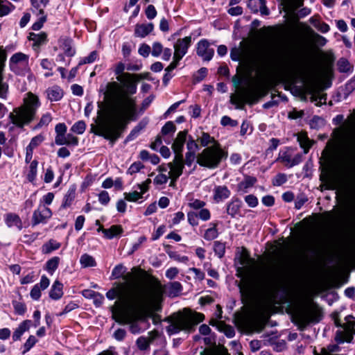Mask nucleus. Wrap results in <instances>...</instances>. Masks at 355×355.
I'll use <instances>...</instances> for the list:
<instances>
[{
  "label": "nucleus",
  "instance_id": "58",
  "mask_svg": "<svg viewBox=\"0 0 355 355\" xmlns=\"http://www.w3.org/2000/svg\"><path fill=\"white\" fill-rule=\"evenodd\" d=\"M198 217L202 220H208L211 217V214L209 209H201L200 211L197 214Z\"/></svg>",
  "mask_w": 355,
  "mask_h": 355
},
{
  "label": "nucleus",
  "instance_id": "63",
  "mask_svg": "<svg viewBox=\"0 0 355 355\" xmlns=\"http://www.w3.org/2000/svg\"><path fill=\"white\" fill-rule=\"evenodd\" d=\"M178 273H179V270L175 267H173V268H168L166 270V276L168 279H173L176 277V276L178 275Z\"/></svg>",
  "mask_w": 355,
  "mask_h": 355
},
{
  "label": "nucleus",
  "instance_id": "49",
  "mask_svg": "<svg viewBox=\"0 0 355 355\" xmlns=\"http://www.w3.org/2000/svg\"><path fill=\"white\" fill-rule=\"evenodd\" d=\"M214 250L218 257L221 258L225 254V247L223 243L217 241L214 243Z\"/></svg>",
  "mask_w": 355,
  "mask_h": 355
},
{
  "label": "nucleus",
  "instance_id": "1",
  "mask_svg": "<svg viewBox=\"0 0 355 355\" xmlns=\"http://www.w3.org/2000/svg\"><path fill=\"white\" fill-rule=\"evenodd\" d=\"M143 270L134 267L106 296L110 300L118 297L112 307V317L116 322H130L144 318L149 305L159 300L164 288L154 277L141 279Z\"/></svg>",
  "mask_w": 355,
  "mask_h": 355
},
{
  "label": "nucleus",
  "instance_id": "12",
  "mask_svg": "<svg viewBox=\"0 0 355 355\" xmlns=\"http://www.w3.org/2000/svg\"><path fill=\"white\" fill-rule=\"evenodd\" d=\"M10 70L19 76H25L31 73L29 55L21 52L13 54L9 60Z\"/></svg>",
  "mask_w": 355,
  "mask_h": 355
},
{
  "label": "nucleus",
  "instance_id": "55",
  "mask_svg": "<svg viewBox=\"0 0 355 355\" xmlns=\"http://www.w3.org/2000/svg\"><path fill=\"white\" fill-rule=\"evenodd\" d=\"M97 58V53L92 51L88 56L84 58L80 62V64H84L87 63H92L94 62Z\"/></svg>",
  "mask_w": 355,
  "mask_h": 355
},
{
  "label": "nucleus",
  "instance_id": "9",
  "mask_svg": "<svg viewBox=\"0 0 355 355\" xmlns=\"http://www.w3.org/2000/svg\"><path fill=\"white\" fill-rule=\"evenodd\" d=\"M297 66L292 53L287 49L279 51L275 62V72L281 78H288L295 74Z\"/></svg>",
  "mask_w": 355,
  "mask_h": 355
},
{
  "label": "nucleus",
  "instance_id": "59",
  "mask_svg": "<svg viewBox=\"0 0 355 355\" xmlns=\"http://www.w3.org/2000/svg\"><path fill=\"white\" fill-rule=\"evenodd\" d=\"M75 196V191L71 189L69 191L68 193L64 197V202L63 206H69L73 201Z\"/></svg>",
  "mask_w": 355,
  "mask_h": 355
},
{
  "label": "nucleus",
  "instance_id": "46",
  "mask_svg": "<svg viewBox=\"0 0 355 355\" xmlns=\"http://www.w3.org/2000/svg\"><path fill=\"white\" fill-rule=\"evenodd\" d=\"M240 205L239 202H232L227 206V213L232 216H234L239 211Z\"/></svg>",
  "mask_w": 355,
  "mask_h": 355
},
{
  "label": "nucleus",
  "instance_id": "22",
  "mask_svg": "<svg viewBox=\"0 0 355 355\" xmlns=\"http://www.w3.org/2000/svg\"><path fill=\"white\" fill-rule=\"evenodd\" d=\"M6 60V53L4 50L0 49V97L5 98L8 86L3 83V71Z\"/></svg>",
  "mask_w": 355,
  "mask_h": 355
},
{
  "label": "nucleus",
  "instance_id": "7",
  "mask_svg": "<svg viewBox=\"0 0 355 355\" xmlns=\"http://www.w3.org/2000/svg\"><path fill=\"white\" fill-rule=\"evenodd\" d=\"M204 315L200 313L192 311L189 309H184L171 316L170 325L167 331L171 334H177L181 331L187 333L193 332L195 327L204 320Z\"/></svg>",
  "mask_w": 355,
  "mask_h": 355
},
{
  "label": "nucleus",
  "instance_id": "18",
  "mask_svg": "<svg viewBox=\"0 0 355 355\" xmlns=\"http://www.w3.org/2000/svg\"><path fill=\"white\" fill-rule=\"evenodd\" d=\"M52 216L51 210L44 205H40L33 212V222L34 225L45 223Z\"/></svg>",
  "mask_w": 355,
  "mask_h": 355
},
{
  "label": "nucleus",
  "instance_id": "57",
  "mask_svg": "<svg viewBox=\"0 0 355 355\" xmlns=\"http://www.w3.org/2000/svg\"><path fill=\"white\" fill-rule=\"evenodd\" d=\"M163 51L162 45L159 42L153 44L152 55L155 57L159 56Z\"/></svg>",
  "mask_w": 355,
  "mask_h": 355
},
{
  "label": "nucleus",
  "instance_id": "54",
  "mask_svg": "<svg viewBox=\"0 0 355 355\" xmlns=\"http://www.w3.org/2000/svg\"><path fill=\"white\" fill-rule=\"evenodd\" d=\"M287 181V176L284 173L277 174L273 180L275 186H280Z\"/></svg>",
  "mask_w": 355,
  "mask_h": 355
},
{
  "label": "nucleus",
  "instance_id": "15",
  "mask_svg": "<svg viewBox=\"0 0 355 355\" xmlns=\"http://www.w3.org/2000/svg\"><path fill=\"white\" fill-rule=\"evenodd\" d=\"M245 300L253 304V311L258 317L263 316L271 304L270 299H245Z\"/></svg>",
  "mask_w": 355,
  "mask_h": 355
},
{
  "label": "nucleus",
  "instance_id": "29",
  "mask_svg": "<svg viewBox=\"0 0 355 355\" xmlns=\"http://www.w3.org/2000/svg\"><path fill=\"white\" fill-rule=\"evenodd\" d=\"M47 97L51 101H58L63 96L62 90L58 86H53L46 90Z\"/></svg>",
  "mask_w": 355,
  "mask_h": 355
},
{
  "label": "nucleus",
  "instance_id": "60",
  "mask_svg": "<svg viewBox=\"0 0 355 355\" xmlns=\"http://www.w3.org/2000/svg\"><path fill=\"white\" fill-rule=\"evenodd\" d=\"M143 168V165L140 162L133 163L128 168V173L132 175L140 171Z\"/></svg>",
  "mask_w": 355,
  "mask_h": 355
},
{
  "label": "nucleus",
  "instance_id": "20",
  "mask_svg": "<svg viewBox=\"0 0 355 355\" xmlns=\"http://www.w3.org/2000/svg\"><path fill=\"white\" fill-rule=\"evenodd\" d=\"M214 50L209 48V42L202 40L198 43L197 53L205 60H210L214 55Z\"/></svg>",
  "mask_w": 355,
  "mask_h": 355
},
{
  "label": "nucleus",
  "instance_id": "41",
  "mask_svg": "<svg viewBox=\"0 0 355 355\" xmlns=\"http://www.w3.org/2000/svg\"><path fill=\"white\" fill-rule=\"evenodd\" d=\"M311 24L320 32L325 33H327L330 28L329 26L324 22H320L314 18L310 19Z\"/></svg>",
  "mask_w": 355,
  "mask_h": 355
},
{
  "label": "nucleus",
  "instance_id": "6",
  "mask_svg": "<svg viewBox=\"0 0 355 355\" xmlns=\"http://www.w3.org/2000/svg\"><path fill=\"white\" fill-rule=\"evenodd\" d=\"M40 104V98L36 94L28 92L23 98L21 105L10 113L11 122L19 128L28 124L33 120Z\"/></svg>",
  "mask_w": 355,
  "mask_h": 355
},
{
  "label": "nucleus",
  "instance_id": "34",
  "mask_svg": "<svg viewBox=\"0 0 355 355\" xmlns=\"http://www.w3.org/2000/svg\"><path fill=\"white\" fill-rule=\"evenodd\" d=\"M160 173L158 174L154 179V183L157 184H163L167 182L169 178L168 174L167 167L164 166H159Z\"/></svg>",
  "mask_w": 355,
  "mask_h": 355
},
{
  "label": "nucleus",
  "instance_id": "56",
  "mask_svg": "<svg viewBox=\"0 0 355 355\" xmlns=\"http://www.w3.org/2000/svg\"><path fill=\"white\" fill-rule=\"evenodd\" d=\"M245 201L251 207H255L258 205V199L254 195H248L245 197Z\"/></svg>",
  "mask_w": 355,
  "mask_h": 355
},
{
  "label": "nucleus",
  "instance_id": "48",
  "mask_svg": "<svg viewBox=\"0 0 355 355\" xmlns=\"http://www.w3.org/2000/svg\"><path fill=\"white\" fill-rule=\"evenodd\" d=\"M37 343V339L34 336H30L28 340L24 345V350L23 351V354H26L28 351H29Z\"/></svg>",
  "mask_w": 355,
  "mask_h": 355
},
{
  "label": "nucleus",
  "instance_id": "28",
  "mask_svg": "<svg viewBox=\"0 0 355 355\" xmlns=\"http://www.w3.org/2000/svg\"><path fill=\"white\" fill-rule=\"evenodd\" d=\"M62 288V284L58 280L55 281L49 292L50 297L53 300L60 299L63 295Z\"/></svg>",
  "mask_w": 355,
  "mask_h": 355
},
{
  "label": "nucleus",
  "instance_id": "38",
  "mask_svg": "<svg viewBox=\"0 0 355 355\" xmlns=\"http://www.w3.org/2000/svg\"><path fill=\"white\" fill-rule=\"evenodd\" d=\"M60 258L58 257H54L46 262L45 269L52 275L58 268Z\"/></svg>",
  "mask_w": 355,
  "mask_h": 355
},
{
  "label": "nucleus",
  "instance_id": "61",
  "mask_svg": "<svg viewBox=\"0 0 355 355\" xmlns=\"http://www.w3.org/2000/svg\"><path fill=\"white\" fill-rule=\"evenodd\" d=\"M52 117L51 114L46 113L42 115V116L40 119V123H38V125L42 127L44 125H47L49 124V123L51 121Z\"/></svg>",
  "mask_w": 355,
  "mask_h": 355
},
{
  "label": "nucleus",
  "instance_id": "16",
  "mask_svg": "<svg viewBox=\"0 0 355 355\" xmlns=\"http://www.w3.org/2000/svg\"><path fill=\"white\" fill-rule=\"evenodd\" d=\"M167 167L170 169L168 172L169 178L178 179L182 175L184 168L182 155H175L173 161L168 163Z\"/></svg>",
  "mask_w": 355,
  "mask_h": 355
},
{
  "label": "nucleus",
  "instance_id": "64",
  "mask_svg": "<svg viewBox=\"0 0 355 355\" xmlns=\"http://www.w3.org/2000/svg\"><path fill=\"white\" fill-rule=\"evenodd\" d=\"M146 17L149 19H152L156 17L157 11L153 5H149L146 10Z\"/></svg>",
  "mask_w": 355,
  "mask_h": 355
},
{
  "label": "nucleus",
  "instance_id": "21",
  "mask_svg": "<svg viewBox=\"0 0 355 355\" xmlns=\"http://www.w3.org/2000/svg\"><path fill=\"white\" fill-rule=\"evenodd\" d=\"M50 281L46 276H42L39 284H35L31 291L30 295L34 300H37L41 296V291L49 286Z\"/></svg>",
  "mask_w": 355,
  "mask_h": 355
},
{
  "label": "nucleus",
  "instance_id": "37",
  "mask_svg": "<svg viewBox=\"0 0 355 355\" xmlns=\"http://www.w3.org/2000/svg\"><path fill=\"white\" fill-rule=\"evenodd\" d=\"M60 247V243H58L55 241H53V240H50L49 242L46 243L42 246V252L44 254H49L51 252H53L55 250H58Z\"/></svg>",
  "mask_w": 355,
  "mask_h": 355
},
{
  "label": "nucleus",
  "instance_id": "40",
  "mask_svg": "<svg viewBox=\"0 0 355 355\" xmlns=\"http://www.w3.org/2000/svg\"><path fill=\"white\" fill-rule=\"evenodd\" d=\"M182 286L178 282H173L168 286V292L171 296H177L182 291Z\"/></svg>",
  "mask_w": 355,
  "mask_h": 355
},
{
  "label": "nucleus",
  "instance_id": "44",
  "mask_svg": "<svg viewBox=\"0 0 355 355\" xmlns=\"http://www.w3.org/2000/svg\"><path fill=\"white\" fill-rule=\"evenodd\" d=\"M86 128V125L83 121L76 122L72 127L71 131L77 134H83Z\"/></svg>",
  "mask_w": 355,
  "mask_h": 355
},
{
  "label": "nucleus",
  "instance_id": "47",
  "mask_svg": "<svg viewBox=\"0 0 355 355\" xmlns=\"http://www.w3.org/2000/svg\"><path fill=\"white\" fill-rule=\"evenodd\" d=\"M176 130V127L172 121H168L162 128V133L163 135H168L173 133Z\"/></svg>",
  "mask_w": 355,
  "mask_h": 355
},
{
  "label": "nucleus",
  "instance_id": "30",
  "mask_svg": "<svg viewBox=\"0 0 355 355\" xmlns=\"http://www.w3.org/2000/svg\"><path fill=\"white\" fill-rule=\"evenodd\" d=\"M102 231L105 237L111 239L121 235L123 233V228L121 225H112L109 229H103Z\"/></svg>",
  "mask_w": 355,
  "mask_h": 355
},
{
  "label": "nucleus",
  "instance_id": "3",
  "mask_svg": "<svg viewBox=\"0 0 355 355\" xmlns=\"http://www.w3.org/2000/svg\"><path fill=\"white\" fill-rule=\"evenodd\" d=\"M241 264L245 270V277L241 288L243 295L253 298L268 294L277 282L276 272L270 268L259 266L246 252L241 257Z\"/></svg>",
  "mask_w": 355,
  "mask_h": 355
},
{
  "label": "nucleus",
  "instance_id": "23",
  "mask_svg": "<svg viewBox=\"0 0 355 355\" xmlns=\"http://www.w3.org/2000/svg\"><path fill=\"white\" fill-rule=\"evenodd\" d=\"M187 131L178 132L174 142L172 144V149L175 155H182V150L186 141Z\"/></svg>",
  "mask_w": 355,
  "mask_h": 355
},
{
  "label": "nucleus",
  "instance_id": "19",
  "mask_svg": "<svg viewBox=\"0 0 355 355\" xmlns=\"http://www.w3.org/2000/svg\"><path fill=\"white\" fill-rule=\"evenodd\" d=\"M33 6L39 10V14L40 17L38 19V21L33 24V28L34 30H39L42 28L43 24L45 22L46 19V15H44L43 8L47 5L49 3V0H31Z\"/></svg>",
  "mask_w": 355,
  "mask_h": 355
},
{
  "label": "nucleus",
  "instance_id": "50",
  "mask_svg": "<svg viewBox=\"0 0 355 355\" xmlns=\"http://www.w3.org/2000/svg\"><path fill=\"white\" fill-rule=\"evenodd\" d=\"M200 143L203 146H207L210 144H218V142L215 141L214 139L207 133L202 134V137H200Z\"/></svg>",
  "mask_w": 355,
  "mask_h": 355
},
{
  "label": "nucleus",
  "instance_id": "13",
  "mask_svg": "<svg viewBox=\"0 0 355 355\" xmlns=\"http://www.w3.org/2000/svg\"><path fill=\"white\" fill-rule=\"evenodd\" d=\"M163 293H161L159 300L155 302V304H153V305L150 304L148 306V307L147 308L146 315L144 318H140V319L134 320L130 321V322L124 321V322H118L119 323H129V324H130V330L134 334H139V333L141 332L142 331L145 330L146 329V327H141L137 322L138 321H141V322L144 321L146 320V318H148L150 315V313L152 311H157L159 309V304L162 300Z\"/></svg>",
  "mask_w": 355,
  "mask_h": 355
},
{
  "label": "nucleus",
  "instance_id": "39",
  "mask_svg": "<svg viewBox=\"0 0 355 355\" xmlns=\"http://www.w3.org/2000/svg\"><path fill=\"white\" fill-rule=\"evenodd\" d=\"M126 268L122 264H119L114 267L112 272V279H119L123 277L127 274Z\"/></svg>",
  "mask_w": 355,
  "mask_h": 355
},
{
  "label": "nucleus",
  "instance_id": "27",
  "mask_svg": "<svg viewBox=\"0 0 355 355\" xmlns=\"http://www.w3.org/2000/svg\"><path fill=\"white\" fill-rule=\"evenodd\" d=\"M297 141L300 146L304 149V152L306 154L309 148L313 146L314 141L309 139L305 132H300L297 135Z\"/></svg>",
  "mask_w": 355,
  "mask_h": 355
},
{
  "label": "nucleus",
  "instance_id": "42",
  "mask_svg": "<svg viewBox=\"0 0 355 355\" xmlns=\"http://www.w3.org/2000/svg\"><path fill=\"white\" fill-rule=\"evenodd\" d=\"M218 236V231L216 229V225L213 224V227L207 229L205 233L204 238L206 240H213L216 239Z\"/></svg>",
  "mask_w": 355,
  "mask_h": 355
},
{
  "label": "nucleus",
  "instance_id": "17",
  "mask_svg": "<svg viewBox=\"0 0 355 355\" xmlns=\"http://www.w3.org/2000/svg\"><path fill=\"white\" fill-rule=\"evenodd\" d=\"M191 37L190 36L179 39L174 45V58L180 60L187 53L188 48L191 45Z\"/></svg>",
  "mask_w": 355,
  "mask_h": 355
},
{
  "label": "nucleus",
  "instance_id": "4",
  "mask_svg": "<svg viewBox=\"0 0 355 355\" xmlns=\"http://www.w3.org/2000/svg\"><path fill=\"white\" fill-rule=\"evenodd\" d=\"M269 64V60L265 55L260 54L257 55L255 66L259 83L255 86L241 89L237 94L231 96L230 102L235 105L236 108H242L246 103H253L262 95L263 81Z\"/></svg>",
  "mask_w": 355,
  "mask_h": 355
},
{
  "label": "nucleus",
  "instance_id": "32",
  "mask_svg": "<svg viewBox=\"0 0 355 355\" xmlns=\"http://www.w3.org/2000/svg\"><path fill=\"white\" fill-rule=\"evenodd\" d=\"M257 182V180L255 178L253 177H247L245 178L243 181L240 182L238 185V191L241 193H245L248 191V189L252 187L255 182Z\"/></svg>",
  "mask_w": 355,
  "mask_h": 355
},
{
  "label": "nucleus",
  "instance_id": "36",
  "mask_svg": "<svg viewBox=\"0 0 355 355\" xmlns=\"http://www.w3.org/2000/svg\"><path fill=\"white\" fill-rule=\"evenodd\" d=\"M153 339V338L151 336H141L136 341L137 346L140 350H146L149 348Z\"/></svg>",
  "mask_w": 355,
  "mask_h": 355
},
{
  "label": "nucleus",
  "instance_id": "43",
  "mask_svg": "<svg viewBox=\"0 0 355 355\" xmlns=\"http://www.w3.org/2000/svg\"><path fill=\"white\" fill-rule=\"evenodd\" d=\"M30 171L27 175V178L30 182H33L37 175V162L33 160L30 164Z\"/></svg>",
  "mask_w": 355,
  "mask_h": 355
},
{
  "label": "nucleus",
  "instance_id": "53",
  "mask_svg": "<svg viewBox=\"0 0 355 355\" xmlns=\"http://www.w3.org/2000/svg\"><path fill=\"white\" fill-rule=\"evenodd\" d=\"M13 7L14 6L10 3H8L7 4H4L3 1L0 0V17L8 15Z\"/></svg>",
  "mask_w": 355,
  "mask_h": 355
},
{
  "label": "nucleus",
  "instance_id": "52",
  "mask_svg": "<svg viewBox=\"0 0 355 355\" xmlns=\"http://www.w3.org/2000/svg\"><path fill=\"white\" fill-rule=\"evenodd\" d=\"M188 205L193 209H199L204 207L205 202L198 199H192L190 200Z\"/></svg>",
  "mask_w": 355,
  "mask_h": 355
},
{
  "label": "nucleus",
  "instance_id": "14",
  "mask_svg": "<svg viewBox=\"0 0 355 355\" xmlns=\"http://www.w3.org/2000/svg\"><path fill=\"white\" fill-rule=\"evenodd\" d=\"M302 156L301 154L298 153L293 156L289 148H287L284 151H280L277 159V161L282 162L288 168H291L297 165L302 162Z\"/></svg>",
  "mask_w": 355,
  "mask_h": 355
},
{
  "label": "nucleus",
  "instance_id": "51",
  "mask_svg": "<svg viewBox=\"0 0 355 355\" xmlns=\"http://www.w3.org/2000/svg\"><path fill=\"white\" fill-rule=\"evenodd\" d=\"M338 67L340 71L347 72L351 69V65L345 59H340L338 62Z\"/></svg>",
  "mask_w": 355,
  "mask_h": 355
},
{
  "label": "nucleus",
  "instance_id": "2",
  "mask_svg": "<svg viewBox=\"0 0 355 355\" xmlns=\"http://www.w3.org/2000/svg\"><path fill=\"white\" fill-rule=\"evenodd\" d=\"M135 93H119L114 96L115 100L107 105L105 115L98 124L92 127V132L106 139L115 140L127 123L135 121L152 103L153 98H146L139 106L132 95Z\"/></svg>",
  "mask_w": 355,
  "mask_h": 355
},
{
  "label": "nucleus",
  "instance_id": "26",
  "mask_svg": "<svg viewBox=\"0 0 355 355\" xmlns=\"http://www.w3.org/2000/svg\"><path fill=\"white\" fill-rule=\"evenodd\" d=\"M153 29V25L151 23L137 24L135 30L136 37H144L148 35Z\"/></svg>",
  "mask_w": 355,
  "mask_h": 355
},
{
  "label": "nucleus",
  "instance_id": "24",
  "mask_svg": "<svg viewBox=\"0 0 355 355\" xmlns=\"http://www.w3.org/2000/svg\"><path fill=\"white\" fill-rule=\"evenodd\" d=\"M5 223L8 227H16L19 230L23 227V224L19 216L14 213H8L5 215Z\"/></svg>",
  "mask_w": 355,
  "mask_h": 355
},
{
  "label": "nucleus",
  "instance_id": "8",
  "mask_svg": "<svg viewBox=\"0 0 355 355\" xmlns=\"http://www.w3.org/2000/svg\"><path fill=\"white\" fill-rule=\"evenodd\" d=\"M297 324L304 327L311 322H318L321 318V310L311 300L301 304L294 313Z\"/></svg>",
  "mask_w": 355,
  "mask_h": 355
},
{
  "label": "nucleus",
  "instance_id": "35",
  "mask_svg": "<svg viewBox=\"0 0 355 355\" xmlns=\"http://www.w3.org/2000/svg\"><path fill=\"white\" fill-rule=\"evenodd\" d=\"M80 263L83 268L94 267L96 265L95 259L88 254H83L80 257Z\"/></svg>",
  "mask_w": 355,
  "mask_h": 355
},
{
  "label": "nucleus",
  "instance_id": "11",
  "mask_svg": "<svg viewBox=\"0 0 355 355\" xmlns=\"http://www.w3.org/2000/svg\"><path fill=\"white\" fill-rule=\"evenodd\" d=\"M304 94L311 96V101L316 105L326 103V95L321 94V85L319 77L313 72L303 78Z\"/></svg>",
  "mask_w": 355,
  "mask_h": 355
},
{
  "label": "nucleus",
  "instance_id": "33",
  "mask_svg": "<svg viewBox=\"0 0 355 355\" xmlns=\"http://www.w3.org/2000/svg\"><path fill=\"white\" fill-rule=\"evenodd\" d=\"M29 40L33 42V46L39 47L40 45L46 43V35L45 33H30L28 36Z\"/></svg>",
  "mask_w": 355,
  "mask_h": 355
},
{
  "label": "nucleus",
  "instance_id": "10",
  "mask_svg": "<svg viewBox=\"0 0 355 355\" xmlns=\"http://www.w3.org/2000/svg\"><path fill=\"white\" fill-rule=\"evenodd\" d=\"M227 157V153L221 148L219 144L205 148L197 156V162L202 166L213 168L216 167L222 159Z\"/></svg>",
  "mask_w": 355,
  "mask_h": 355
},
{
  "label": "nucleus",
  "instance_id": "62",
  "mask_svg": "<svg viewBox=\"0 0 355 355\" xmlns=\"http://www.w3.org/2000/svg\"><path fill=\"white\" fill-rule=\"evenodd\" d=\"M98 200L103 205H107L110 200V196L107 191H103L98 194Z\"/></svg>",
  "mask_w": 355,
  "mask_h": 355
},
{
  "label": "nucleus",
  "instance_id": "31",
  "mask_svg": "<svg viewBox=\"0 0 355 355\" xmlns=\"http://www.w3.org/2000/svg\"><path fill=\"white\" fill-rule=\"evenodd\" d=\"M304 0H284V8L286 12H293L303 6Z\"/></svg>",
  "mask_w": 355,
  "mask_h": 355
},
{
  "label": "nucleus",
  "instance_id": "25",
  "mask_svg": "<svg viewBox=\"0 0 355 355\" xmlns=\"http://www.w3.org/2000/svg\"><path fill=\"white\" fill-rule=\"evenodd\" d=\"M230 196V191L226 186H217L214 189V200L218 202L227 199Z\"/></svg>",
  "mask_w": 355,
  "mask_h": 355
},
{
  "label": "nucleus",
  "instance_id": "45",
  "mask_svg": "<svg viewBox=\"0 0 355 355\" xmlns=\"http://www.w3.org/2000/svg\"><path fill=\"white\" fill-rule=\"evenodd\" d=\"M124 198L126 200L130 202H136L142 198L141 193L138 191H132L130 193H125Z\"/></svg>",
  "mask_w": 355,
  "mask_h": 355
},
{
  "label": "nucleus",
  "instance_id": "5",
  "mask_svg": "<svg viewBox=\"0 0 355 355\" xmlns=\"http://www.w3.org/2000/svg\"><path fill=\"white\" fill-rule=\"evenodd\" d=\"M125 64L119 62L114 67V72L116 75V80L119 82H110L106 86L104 93L106 105L111 103L115 99L114 96H119V93L125 92L136 93L137 83L145 78L141 74H132L124 73Z\"/></svg>",
  "mask_w": 355,
  "mask_h": 355
}]
</instances>
